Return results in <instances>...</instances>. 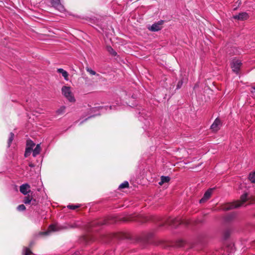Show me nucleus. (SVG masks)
<instances>
[{
    "mask_svg": "<svg viewBox=\"0 0 255 255\" xmlns=\"http://www.w3.org/2000/svg\"><path fill=\"white\" fill-rule=\"evenodd\" d=\"M164 222L166 224L175 228L182 224H184L186 225H188L190 224V221L183 220L180 217H168V218L164 219Z\"/></svg>",
    "mask_w": 255,
    "mask_h": 255,
    "instance_id": "2",
    "label": "nucleus"
},
{
    "mask_svg": "<svg viewBox=\"0 0 255 255\" xmlns=\"http://www.w3.org/2000/svg\"><path fill=\"white\" fill-rule=\"evenodd\" d=\"M183 84V82L182 81H179L178 82V84H177V89H179L181 88V86Z\"/></svg>",
    "mask_w": 255,
    "mask_h": 255,
    "instance_id": "29",
    "label": "nucleus"
},
{
    "mask_svg": "<svg viewBox=\"0 0 255 255\" xmlns=\"http://www.w3.org/2000/svg\"><path fill=\"white\" fill-rule=\"evenodd\" d=\"M41 151V147L40 144H37L35 147V148L33 150L32 155L33 157H36L38 154L40 153Z\"/></svg>",
    "mask_w": 255,
    "mask_h": 255,
    "instance_id": "17",
    "label": "nucleus"
},
{
    "mask_svg": "<svg viewBox=\"0 0 255 255\" xmlns=\"http://www.w3.org/2000/svg\"><path fill=\"white\" fill-rule=\"evenodd\" d=\"M249 179L252 183H255V171L250 174Z\"/></svg>",
    "mask_w": 255,
    "mask_h": 255,
    "instance_id": "22",
    "label": "nucleus"
},
{
    "mask_svg": "<svg viewBox=\"0 0 255 255\" xmlns=\"http://www.w3.org/2000/svg\"><path fill=\"white\" fill-rule=\"evenodd\" d=\"M231 232L232 230L230 228L224 229V241L230 237ZM224 246H226V250L229 253L228 255H232L235 252V248L232 242L225 243L224 242Z\"/></svg>",
    "mask_w": 255,
    "mask_h": 255,
    "instance_id": "3",
    "label": "nucleus"
},
{
    "mask_svg": "<svg viewBox=\"0 0 255 255\" xmlns=\"http://www.w3.org/2000/svg\"><path fill=\"white\" fill-rule=\"evenodd\" d=\"M139 114L140 115V116L139 117V120L141 121H142V119H145V117H148L149 115H147V114H145V111L142 110L141 112H140L139 113Z\"/></svg>",
    "mask_w": 255,
    "mask_h": 255,
    "instance_id": "21",
    "label": "nucleus"
},
{
    "mask_svg": "<svg viewBox=\"0 0 255 255\" xmlns=\"http://www.w3.org/2000/svg\"><path fill=\"white\" fill-rule=\"evenodd\" d=\"M23 255H32V252L27 248H24L23 250Z\"/></svg>",
    "mask_w": 255,
    "mask_h": 255,
    "instance_id": "24",
    "label": "nucleus"
},
{
    "mask_svg": "<svg viewBox=\"0 0 255 255\" xmlns=\"http://www.w3.org/2000/svg\"><path fill=\"white\" fill-rule=\"evenodd\" d=\"M220 126H221V121H220V120L219 119L217 118L215 120V121L214 122L213 124L211 125V129L213 131H217L220 129Z\"/></svg>",
    "mask_w": 255,
    "mask_h": 255,
    "instance_id": "12",
    "label": "nucleus"
},
{
    "mask_svg": "<svg viewBox=\"0 0 255 255\" xmlns=\"http://www.w3.org/2000/svg\"><path fill=\"white\" fill-rule=\"evenodd\" d=\"M111 109H112V106H110V107H109V110H111Z\"/></svg>",
    "mask_w": 255,
    "mask_h": 255,
    "instance_id": "33",
    "label": "nucleus"
},
{
    "mask_svg": "<svg viewBox=\"0 0 255 255\" xmlns=\"http://www.w3.org/2000/svg\"><path fill=\"white\" fill-rule=\"evenodd\" d=\"M128 186H129L128 182V181H125L119 185V189L126 188H128Z\"/></svg>",
    "mask_w": 255,
    "mask_h": 255,
    "instance_id": "25",
    "label": "nucleus"
},
{
    "mask_svg": "<svg viewBox=\"0 0 255 255\" xmlns=\"http://www.w3.org/2000/svg\"><path fill=\"white\" fill-rule=\"evenodd\" d=\"M80 206L79 204L77 205H68L67 208L71 210H75Z\"/></svg>",
    "mask_w": 255,
    "mask_h": 255,
    "instance_id": "26",
    "label": "nucleus"
},
{
    "mask_svg": "<svg viewBox=\"0 0 255 255\" xmlns=\"http://www.w3.org/2000/svg\"><path fill=\"white\" fill-rule=\"evenodd\" d=\"M35 201V200L33 199L32 197L30 196L29 195L25 197L23 200V202L25 204H29L31 202H32V205H34Z\"/></svg>",
    "mask_w": 255,
    "mask_h": 255,
    "instance_id": "14",
    "label": "nucleus"
},
{
    "mask_svg": "<svg viewBox=\"0 0 255 255\" xmlns=\"http://www.w3.org/2000/svg\"><path fill=\"white\" fill-rule=\"evenodd\" d=\"M170 180V177L168 176H162L161 177V181L159 182L160 185H162L164 183L169 182Z\"/></svg>",
    "mask_w": 255,
    "mask_h": 255,
    "instance_id": "18",
    "label": "nucleus"
},
{
    "mask_svg": "<svg viewBox=\"0 0 255 255\" xmlns=\"http://www.w3.org/2000/svg\"><path fill=\"white\" fill-rule=\"evenodd\" d=\"M236 217V214L233 211L224 213V223L233 221Z\"/></svg>",
    "mask_w": 255,
    "mask_h": 255,
    "instance_id": "9",
    "label": "nucleus"
},
{
    "mask_svg": "<svg viewBox=\"0 0 255 255\" xmlns=\"http://www.w3.org/2000/svg\"><path fill=\"white\" fill-rule=\"evenodd\" d=\"M183 245V241H181V244L180 245V246H182Z\"/></svg>",
    "mask_w": 255,
    "mask_h": 255,
    "instance_id": "31",
    "label": "nucleus"
},
{
    "mask_svg": "<svg viewBox=\"0 0 255 255\" xmlns=\"http://www.w3.org/2000/svg\"><path fill=\"white\" fill-rule=\"evenodd\" d=\"M30 152H27V154H26V156H25V157H26L27 156V155L28 154V153H30Z\"/></svg>",
    "mask_w": 255,
    "mask_h": 255,
    "instance_id": "34",
    "label": "nucleus"
},
{
    "mask_svg": "<svg viewBox=\"0 0 255 255\" xmlns=\"http://www.w3.org/2000/svg\"><path fill=\"white\" fill-rule=\"evenodd\" d=\"M214 190L213 188L208 189L204 193L203 197L200 200L199 202L203 203L206 202L210 198Z\"/></svg>",
    "mask_w": 255,
    "mask_h": 255,
    "instance_id": "8",
    "label": "nucleus"
},
{
    "mask_svg": "<svg viewBox=\"0 0 255 255\" xmlns=\"http://www.w3.org/2000/svg\"><path fill=\"white\" fill-rule=\"evenodd\" d=\"M77 227V226L76 225H75L72 226V228H75V227Z\"/></svg>",
    "mask_w": 255,
    "mask_h": 255,
    "instance_id": "32",
    "label": "nucleus"
},
{
    "mask_svg": "<svg viewBox=\"0 0 255 255\" xmlns=\"http://www.w3.org/2000/svg\"><path fill=\"white\" fill-rule=\"evenodd\" d=\"M163 23V20H159L157 22L153 23L152 25H148L147 29L152 32L158 31L162 29V25Z\"/></svg>",
    "mask_w": 255,
    "mask_h": 255,
    "instance_id": "5",
    "label": "nucleus"
},
{
    "mask_svg": "<svg viewBox=\"0 0 255 255\" xmlns=\"http://www.w3.org/2000/svg\"><path fill=\"white\" fill-rule=\"evenodd\" d=\"M107 50L113 56H115L117 54V53L110 46H108L107 47Z\"/></svg>",
    "mask_w": 255,
    "mask_h": 255,
    "instance_id": "19",
    "label": "nucleus"
},
{
    "mask_svg": "<svg viewBox=\"0 0 255 255\" xmlns=\"http://www.w3.org/2000/svg\"><path fill=\"white\" fill-rule=\"evenodd\" d=\"M14 133H12V132H10V134H9V138H8V142H7V144H8V147H9L10 146V144L14 138Z\"/></svg>",
    "mask_w": 255,
    "mask_h": 255,
    "instance_id": "23",
    "label": "nucleus"
},
{
    "mask_svg": "<svg viewBox=\"0 0 255 255\" xmlns=\"http://www.w3.org/2000/svg\"><path fill=\"white\" fill-rule=\"evenodd\" d=\"M27 147L26 148L24 155L26 156L27 152H31L33 147L35 146V143L31 140H27Z\"/></svg>",
    "mask_w": 255,
    "mask_h": 255,
    "instance_id": "13",
    "label": "nucleus"
},
{
    "mask_svg": "<svg viewBox=\"0 0 255 255\" xmlns=\"http://www.w3.org/2000/svg\"><path fill=\"white\" fill-rule=\"evenodd\" d=\"M249 199L248 194L244 193L241 197V200L233 203H224V211L233 208L244 206L245 203Z\"/></svg>",
    "mask_w": 255,
    "mask_h": 255,
    "instance_id": "1",
    "label": "nucleus"
},
{
    "mask_svg": "<svg viewBox=\"0 0 255 255\" xmlns=\"http://www.w3.org/2000/svg\"><path fill=\"white\" fill-rule=\"evenodd\" d=\"M49 231L43 233L44 235H48L50 231H57L59 230L58 226L56 225H51L49 227Z\"/></svg>",
    "mask_w": 255,
    "mask_h": 255,
    "instance_id": "16",
    "label": "nucleus"
},
{
    "mask_svg": "<svg viewBox=\"0 0 255 255\" xmlns=\"http://www.w3.org/2000/svg\"><path fill=\"white\" fill-rule=\"evenodd\" d=\"M249 14L246 12H242L238 14L233 15V18L239 20H246L249 18Z\"/></svg>",
    "mask_w": 255,
    "mask_h": 255,
    "instance_id": "11",
    "label": "nucleus"
},
{
    "mask_svg": "<svg viewBox=\"0 0 255 255\" xmlns=\"http://www.w3.org/2000/svg\"><path fill=\"white\" fill-rule=\"evenodd\" d=\"M50 3L55 9L60 12H64L65 10L60 0H50Z\"/></svg>",
    "mask_w": 255,
    "mask_h": 255,
    "instance_id": "7",
    "label": "nucleus"
},
{
    "mask_svg": "<svg viewBox=\"0 0 255 255\" xmlns=\"http://www.w3.org/2000/svg\"><path fill=\"white\" fill-rule=\"evenodd\" d=\"M86 70L88 73L92 75H95L96 74V72L90 68H86Z\"/></svg>",
    "mask_w": 255,
    "mask_h": 255,
    "instance_id": "28",
    "label": "nucleus"
},
{
    "mask_svg": "<svg viewBox=\"0 0 255 255\" xmlns=\"http://www.w3.org/2000/svg\"><path fill=\"white\" fill-rule=\"evenodd\" d=\"M57 72L61 74L65 80H68V73L66 71L62 68H59L57 69Z\"/></svg>",
    "mask_w": 255,
    "mask_h": 255,
    "instance_id": "15",
    "label": "nucleus"
},
{
    "mask_svg": "<svg viewBox=\"0 0 255 255\" xmlns=\"http://www.w3.org/2000/svg\"><path fill=\"white\" fill-rule=\"evenodd\" d=\"M253 89L255 90V87L253 88Z\"/></svg>",
    "mask_w": 255,
    "mask_h": 255,
    "instance_id": "35",
    "label": "nucleus"
},
{
    "mask_svg": "<svg viewBox=\"0 0 255 255\" xmlns=\"http://www.w3.org/2000/svg\"><path fill=\"white\" fill-rule=\"evenodd\" d=\"M61 91L62 94L70 102H74L75 101L70 87L63 86L62 88Z\"/></svg>",
    "mask_w": 255,
    "mask_h": 255,
    "instance_id": "4",
    "label": "nucleus"
},
{
    "mask_svg": "<svg viewBox=\"0 0 255 255\" xmlns=\"http://www.w3.org/2000/svg\"><path fill=\"white\" fill-rule=\"evenodd\" d=\"M65 106H61L56 111V113L57 115H62L65 113Z\"/></svg>",
    "mask_w": 255,
    "mask_h": 255,
    "instance_id": "20",
    "label": "nucleus"
},
{
    "mask_svg": "<svg viewBox=\"0 0 255 255\" xmlns=\"http://www.w3.org/2000/svg\"><path fill=\"white\" fill-rule=\"evenodd\" d=\"M17 209L19 211H22L25 210V207L24 205L21 204L17 206Z\"/></svg>",
    "mask_w": 255,
    "mask_h": 255,
    "instance_id": "27",
    "label": "nucleus"
},
{
    "mask_svg": "<svg viewBox=\"0 0 255 255\" xmlns=\"http://www.w3.org/2000/svg\"><path fill=\"white\" fill-rule=\"evenodd\" d=\"M241 65L242 62L241 60L239 59H234L231 63V66L232 70L236 74L239 73Z\"/></svg>",
    "mask_w": 255,
    "mask_h": 255,
    "instance_id": "6",
    "label": "nucleus"
},
{
    "mask_svg": "<svg viewBox=\"0 0 255 255\" xmlns=\"http://www.w3.org/2000/svg\"><path fill=\"white\" fill-rule=\"evenodd\" d=\"M29 166L30 167H33L34 166V164H32V163H30V164H29Z\"/></svg>",
    "mask_w": 255,
    "mask_h": 255,
    "instance_id": "30",
    "label": "nucleus"
},
{
    "mask_svg": "<svg viewBox=\"0 0 255 255\" xmlns=\"http://www.w3.org/2000/svg\"><path fill=\"white\" fill-rule=\"evenodd\" d=\"M30 185L27 183L22 184L19 187L20 192L24 195H27L30 192Z\"/></svg>",
    "mask_w": 255,
    "mask_h": 255,
    "instance_id": "10",
    "label": "nucleus"
}]
</instances>
